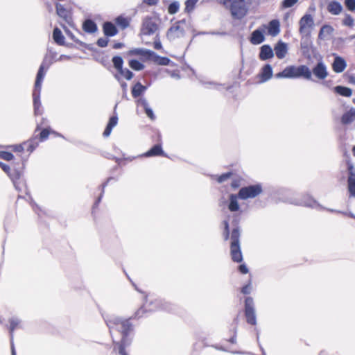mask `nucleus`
Wrapping results in <instances>:
<instances>
[{"label": "nucleus", "instance_id": "nucleus-1", "mask_svg": "<svg viewBox=\"0 0 355 355\" xmlns=\"http://www.w3.org/2000/svg\"><path fill=\"white\" fill-rule=\"evenodd\" d=\"M105 320L110 329L113 342L116 343L114 350L117 347L120 355H128L125 351V347L129 346L131 343L132 339L129 337L133 329L129 320H123L114 315H110L106 317Z\"/></svg>", "mask_w": 355, "mask_h": 355}, {"label": "nucleus", "instance_id": "nucleus-2", "mask_svg": "<svg viewBox=\"0 0 355 355\" xmlns=\"http://www.w3.org/2000/svg\"><path fill=\"white\" fill-rule=\"evenodd\" d=\"M48 68L49 64L45 66V60H44V62L40 65L37 73L34 91L33 92L34 112L35 115H40L42 112V110L41 109L42 105L40 102V92L42 88V83L44 80L46 71Z\"/></svg>", "mask_w": 355, "mask_h": 355}, {"label": "nucleus", "instance_id": "nucleus-3", "mask_svg": "<svg viewBox=\"0 0 355 355\" xmlns=\"http://www.w3.org/2000/svg\"><path fill=\"white\" fill-rule=\"evenodd\" d=\"M277 78H297L303 77L306 80H312L311 71L306 65L288 66L282 71L275 74Z\"/></svg>", "mask_w": 355, "mask_h": 355}, {"label": "nucleus", "instance_id": "nucleus-4", "mask_svg": "<svg viewBox=\"0 0 355 355\" xmlns=\"http://www.w3.org/2000/svg\"><path fill=\"white\" fill-rule=\"evenodd\" d=\"M220 3L230 6L231 14L235 18L241 19L248 12V7L245 0H220Z\"/></svg>", "mask_w": 355, "mask_h": 355}, {"label": "nucleus", "instance_id": "nucleus-5", "mask_svg": "<svg viewBox=\"0 0 355 355\" xmlns=\"http://www.w3.org/2000/svg\"><path fill=\"white\" fill-rule=\"evenodd\" d=\"M240 231L239 227L233 229L231 234L230 253L232 259L234 262L240 263L243 261V256L240 247Z\"/></svg>", "mask_w": 355, "mask_h": 355}, {"label": "nucleus", "instance_id": "nucleus-6", "mask_svg": "<svg viewBox=\"0 0 355 355\" xmlns=\"http://www.w3.org/2000/svg\"><path fill=\"white\" fill-rule=\"evenodd\" d=\"M158 30L157 19L153 17H146L142 21L140 34L142 35H151Z\"/></svg>", "mask_w": 355, "mask_h": 355}, {"label": "nucleus", "instance_id": "nucleus-7", "mask_svg": "<svg viewBox=\"0 0 355 355\" xmlns=\"http://www.w3.org/2000/svg\"><path fill=\"white\" fill-rule=\"evenodd\" d=\"M262 192V187L260 184L250 185L240 189L238 196L240 199L246 200L253 198Z\"/></svg>", "mask_w": 355, "mask_h": 355}, {"label": "nucleus", "instance_id": "nucleus-8", "mask_svg": "<svg viewBox=\"0 0 355 355\" xmlns=\"http://www.w3.org/2000/svg\"><path fill=\"white\" fill-rule=\"evenodd\" d=\"M185 21H179L173 24L167 31L166 37L170 41L184 37Z\"/></svg>", "mask_w": 355, "mask_h": 355}, {"label": "nucleus", "instance_id": "nucleus-9", "mask_svg": "<svg viewBox=\"0 0 355 355\" xmlns=\"http://www.w3.org/2000/svg\"><path fill=\"white\" fill-rule=\"evenodd\" d=\"M245 316L248 323L252 325L257 324L254 301L251 297H247L245 300Z\"/></svg>", "mask_w": 355, "mask_h": 355}, {"label": "nucleus", "instance_id": "nucleus-10", "mask_svg": "<svg viewBox=\"0 0 355 355\" xmlns=\"http://www.w3.org/2000/svg\"><path fill=\"white\" fill-rule=\"evenodd\" d=\"M299 24L300 34L307 35L310 32L309 28L314 24L313 19L310 14H306L300 19Z\"/></svg>", "mask_w": 355, "mask_h": 355}, {"label": "nucleus", "instance_id": "nucleus-11", "mask_svg": "<svg viewBox=\"0 0 355 355\" xmlns=\"http://www.w3.org/2000/svg\"><path fill=\"white\" fill-rule=\"evenodd\" d=\"M347 171L348 191L352 196L355 197V168L350 162H347Z\"/></svg>", "mask_w": 355, "mask_h": 355}, {"label": "nucleus", "instance_id": "nucleus-12", "mask_svg": "<svg viewBox=\"0 0 355 355\" xmlns=\"http://www.w3.org/2000/svg\"><path fill=\"white\" fill-rule=\"evenodd\" d=\"M312 73L319 80H324L329 75L327 67L322 60L319 61L315 65V67L312 69L311 73Z\"/></svg>", "mask_w": 355, "mask_h": 355}, {"label": "nucleus", "instance_id": "nucleus-13", "mask_svg": "<svg viewBox=\"0 0 355 355\" xmlns=\"http://www.w3.org/2000/svg\"><path fill=\"white\" fill-rule=\"evenodd\" d=\"M0 166L2 170L6 173L11 178L15 187L16 189H17V180L20 178L21 175V171L17 169L11 171L10 166L3 162H0Z\"/></svg>", "mask_w": 355, "mask_h": 355}, {"label": "nucleus", "instance_id": "nucleus-14", "mask_svg": "<svg viewBox=\"0 0 355 355\" xmlns=\"http://www.w3.org/2000/svg\"><path fill=\"white\" fill-rule=\"evenodd\" d=\"M331 67L335 73H340L345 71L347 67V62L344 58L336 55L332 62Z\"/></svg>", "mask_w": 355, "mask_h": 355}, {"label": "nucleus", "instance_id": "nucleus-15", "mask_svg": "<svg viewBox=\"0 0 355 355\" xmlns=\"http://www.w3.org/2000/svg\"><path fill=\"white\" fill-rule=\"evenodd\" d=\"M292 203L296 205H301L310 207H315L318 206L317 202L309 196H304L300 200H295L294 201L292 202Z\"/></svg>", "mask_w": 355, "mask_h": 355}, {"label": "nucleus", "instance_id": "nucleus-16", "mask_svg": "<svg viewBox=\"0 0 355 355\" xmlns=\"http://www.w3.org/2000/svg\"><path fill=\"white\" fill-rule=\"evenodd\" d=\"M153 51L146 49H133L128 52V55H140L145 58L146 60H150Z\"/></svg>", "mask_w": 355, "mask_h": 355}, {"label": "nucleus", "instance_id": "nucleus-17", "mask_svg": "<svg viewBox=\"0 0 355 355\" xmlns=\"http://www.w3.org/2000/svg\"><path fill=\"white\" fill-rule=\"evenodd\" d=\"M56 8V12L59 17L64 19L66 22L68 24H70L71 21V17H70V12L68 10H67L63 5L57 3L55 4Z\"/></svg>", "mask_w": 355, "mask_h": 355}, {"label": "nucleus", "instance_id": "nucleus-18", "mask_svg": "<svg viewBox=\"0 0 355 355\" xmlns=\"http://www.w3.org/2000/svg\"><path fill=\"white\" fill-rule=\"evenodd\" d=\"M259 56L260 60H266L274 56V52L269 45L265 44L261 47Z\"/></svg>", "mask_w": 355, "mask_h": 355}, {"label": "nucleus", "instance_id": "nucleus-19", "mask_svg": "<svg viewBox=\"0 0 355 355\" xmlns=\"http://www.w3.org/2000/svg\"><path fill=\"white\" fill-rule=\"evenodd\" d=\"M275 55L279 59H283L285 58L288 47L287 44L283 42H279L274 48Z\"/></svg>", "mask_w": 355, "mask_h": 355}, {"label": "nucleus", "instance_id": "nucleus-20", "mask_svg": "<svg viewBox=\"0 0 355 355\" xmlns=\"http://www.w3.org/2000/svg\"><path fill=\"white\" fill-rule=\"evenodd\" d=\"M137 105L141 106L146 115L151 119L154 120L155 119V116L152 110V109L149 107L148 103L147 100L144 98H141L137 100Z\"/></svg>", "mask_w": 355, "mask_h": 355}, {"label": "nucleus", "instance_id": "nucleus-21", "mask_svg": "<svg viewBox=\"0 0 355 355\" xmlns=\"http://www.w3.org/2000/svg\"><path fill=\"white\" fill-rule=\"evenodd\" d=\"M238 194H230L229 196V204H228V209L231 212L238 211L240 209V205L238 202Z\"/></svg>", "mask_w": 355, "mask_h": 355}, {"label": "nucleus", "instance_id": "nucleus-22", "mask_svg": "<svg viewBox=\"0 0 355 355\" xmlns=\"http://www.w3.org/2000/svg\"><path fill=\"white\" fill-rule=\"evenodd\" d=\"M327 10L331 15H338L342 12L343 6L340 3L332 1L327 5Z\"/></svg>", "mask_w": 355, "mask_h": 355}, {"label": "nucleus", "instance_id": "nucleus-23", "mask_svg": "<svg viewBox=\"0 0 355 355\" xmlns=\"http://www.w3.org/2000/svg\"><path fill=\"white\" fill-rule=\"evenodd\" d=\"M150 61H153L155 64L159 65L167 66L170 64L171 60L166 57H161L153 51L152 55L150 58Z\"/></svg>", "mask_w": 355, "mask_h": 355}, {"label": "nucleus", "instance_id": "nucleus-24", "mask_svg": "<svg viewBox=\"0 0 355 355\" xmlns=\"http://www.w3.org/2000/svg\"><path fill=\"white\" fill-rule=\"evenodd\" d=\"M265 40L263 33L261 31L257 29L252 33L250 42L253 44H259Z\"/></svg>", "mask_w": 355, "mask_h": 355}, {"label": "nucleus", "instance_id": "nucleus-25", "mask_svg": "<svg viewBox=\"0 0 355 355\" xmlns=\"http://www.w3.org/2000/svg\"><path fill=\"white\" fill-rule=\"evenodd\" d=\"M355 121V108H351L348 112L343 114L341 117V122L343 124H349Z\"/></svg>", "mask_w": 355, "mask_h": 355}, {"label": "nucleus", "instance_id": "nucleus-26", "mask_svg": "<svg viewBox=\"0 0 355 355\" xmlns=\"http://www.w3.org/2000/svg\"><path fill=\"white\" fill-rule=\"evenodd\" d=\"M104 34L107 37H112L117 34L116 26L111 22H105L103 24Z\"/></svg>", "mask_w": 355, "mask_h": 355}, {"label": "nucleus", "instance_id": "nucleus-27", "mask_svg": "<svg viewBox=\"0 0 355 355\" xmlns=\"http://www.w3.org/2000/svg\"><path fill=\"white\" fill-rule=\"evenodd\" d=\"M272 76V67L267 64H266L261 69V72L260 74L261 82H266L271 78Z\"/></svg>", "mask_w": 355, "mask_h": 355}, {"label": "nucleus", "instance_id": "nucleus-28", "mask_svg": "<svg viewBox=\"0 0 355 355\" xmlns=\"http://www.w3.org/2000/svg\"><path fill=\"white\" fill-rule=\"evenodd\" d=\"M279 31H280V29H279V21L277 19H273V20L270 21L268 24V34L272 36H276L277 35L279 34Z\"/></svg>", "mask_w": 355, "mask_h": 355}, {"label": "nucleus", "instance_id": "nucleus-29", "mask_svg": "<svg viewBox=\"0 0 355 355\" xmlns=\"http://www.w3.org/2000/svg\"><path fill=\"white\" fill-rule=\"evenodd\" d=\"M146 157H153L159 155H164V153L162 148L160 144L155 145L152 148L147 151L144 155Z\"/></svg>", "mask_w": 355, "mask_h": 355}, {"label": "nucleus", "instance_id": "nucleus-30", "mask_svg": "<svg viewBox=\"0 0 355 355\" xmlns=\"http://www.w3.org/2000/svg\"><path fill=\"white\" fill-rule=\"evenodd\" d=\"M9 322H10V327H9V331H10V340H11V348L12 349V347H14V345H13V331H15V329L17 327H19V324H20V320L17 318H12L9 320Z\"/></svg>", "mask_w": 355, "mask_h": 355}, {"label": "nucleus", "instance_id": "nucleus-31", "mask_svg": "<svg viewBox=\"0 0 355 355\" xmlns=\"http://www.w3.org/2000/svg\"><path fill=\"white\" fill-rule=\"evenodd\" d=\"M147 87L142 85L139 82L137 83L132 89V95L134 98H137L145 92Z\"/></svg>", "mask_w": 355, "mask_h": 355}, {"label": "nucleus", "instance_id": "nucleus-32", "mask_svg": "<svg viewBox=\"0 0 355 355\" xmlns=\"http://www.w3.org/2000/svg\"><path fill=\"white\" fill-rule=\"evenodd\" d=\"M83 30L87 33H94L97 31V26L92 20L87 19L83 23Z\"/></svg>", "mask_w": 355, "mask_h": 355}, {"label": "nucleus", "instance_id": "nucleus-33", "mask_svg": "<svg viewBox=\"0 0 355 355\" xmlns=\"http://www.w3.org/2000/svg\"><path fill=\"white\" fill-rule=\"evenodd\" d=\"M334 90L336 93L338 94L340 96L349 97L352 94V90L347 87L344 86H336L334 88Z\"/></svg>", "mask_w": 355, "mask_h": 355}, {"label": "nucleus", "instance_id": "nucleus-34", "mask_svg": "<svg viewBox=\"0 0 355 355\" xmlns=\"http://www.w3.org/2000/svg\"><path fill=\"white\" fill-rule=\"evenodd\" d=\"M53 38L54 41L59 45H63L64 44V37L58 28H55L53 30Z\"/></svg>", "mask_w": 355, "mask_h": 355}, {"label": "nucleus", "instance_id": "nucleus-35", "mask_svg": "<svg viewBox=\"0 0 355 355\" xmlns=\"http://www.w3.org/2000/svg\"><path fill=\"white\" fill-rule=\"evenodd\" d=\"M114 68L119 71L123 68V60L121 56H114L112 59Z\"/></svg>", "mask_w": 355, "mask_h": 355}, {"label": "nucleus", "instance_id": "nucleus-36", "mask_svg": "<svg viewBox=\"0 0 355 355\" xmlns=\"http://www.w3.org/2000/svg\"><path fill=\"white\" fill-rule=\"evenodd\" d=\"M129 66L133 70L141 71L144 69V65L137 60H130L129 61Z\"/></svg>", "mask_w": 355, "mask_h": 355}, {"label": "nucleus", "instance_id": "nucleus-37", "mask_svg": "<svg viewBox=\"0 0 355 355\" xmlns=\"http://www.w3.org/2000/svg\"><path fill=\"white\" fill-rule=\"evenodd\" d=\"M24 145H25L26 150L31 153L38 146V142L36 141L35 139H33L27 142H24Z\"/></svg>", "mask_w": 355, "mask_h": 355}, {"label": "nucleus", "instance_id": "nucleus-38", "mask_svg": "<svg viewBox=\"0 0 355 355\" xmlns=\"http://www.w3.org/2000/svg\"><path fill=\"white\" fill-rule=\"evenodd\" d=\"M343 25L348 27H352L354 24V20L352 17L349 14L345 15V18L343 20Z\"/></svg>", "mask_w": 355, "mask_h": 355}, {"label": "nucleus", "instance_id": "nucleus-39", "mask_svg": "<svg viewBox=\"0 0 355 355\" xmlns=\"http://www.w3.org/2000/svg\"><path fill=\"white\" fill-rule=\"evenodd\" d=\"M118 72L128 80H131L133 77V73L127 68H122Z\"/></svg>", "mask_w": 355, "mask_h": 355}, {"label": "nucleus", "instance_id": "nucleus-40", "mask_svg": "<svg viewBox=\"0 0 355 355\" xmlns=\"http://www.w3.org/2000/svg\"><path fill=\"white\" fill-rule=\"evenodd\" d=\"M116 22L123 29L127 28L129 26V21L123 17H117L116 19Z\"/></svg>", "mask_w": 355, "mask_h": 355}, {"label": "nucleus", "instance_id": "nucleus-41", "mask_svg": "<svg viewBox=\"0 0 355 355\" xmlns=\"http://www.w3.org/2000/svg\"><path fill=\"white\" fill-rule=\"evenodd\" d=\"M298 0H284L281 3V8L286 9L293 6Z\"/></svg>", "mask_w": 355, "mask_h": 355}, {"label": "nucleus", "instance_id": "nucleus-42", "mask_svg": "<svg viewBox=\"0 0 355 355\" xmlns=\"http://www.w3.org/2000/svg\"><path fill=\"white\" fill-rule=\"evenodd\" d=\"M180 4L178 2H173L171 3L168 8V12L170 14H175L178 11Z\"/></svg>", "mask_w": 355, "mask_h": 355}, {"label": "nucleus", "instance_id": "nucleus-43", "mask_svg": "<svg viewBox=\"0 0 355 355\" xmlns=\"http://www.w3.org/2000/svg\"><path fill=\"white\" fill-rule=\"evenodd\" d=\"M198 0H187L185 3V10L187 12L192 10Z\"/></svg>", "mask_w": 355, "mask_h": 355}, {"label": "nucleus", "instance_id": "nucleus-44", "mask_svg": "<svg viewBox=\"0 0 355 355\" xmlns=\"http://www.w3.org/2000/svg\"><path fill=\"white\" fill-rule=\"evenodd\" d=\"M332 31H333V28H331V26H328V25H324L320 30L319 37L320 38H322V35L324 33H330L332 32Z\"/></svg>", "mask_w": 355, "mask_h": 355}, {"label": "nucleus", "instance_id": "nucleus-45", "mask_svg": "<svg viewBox=\"0 0 355 355\" xmlns=\"http://www.w3.org/2000/svg\"><path fill=\"white\" fill-rule=\"evenodd\" d=\"M0 158L6 160L10 161L12 159L13 155L11 153L6 152V151H1L0 152Z\"/></svg>", "mask_w": 355, "mask_h": 355}, {"label": "nucleus", "instance_id": "nucleus-46", "mask_svg": "<svg viewBox=\"0 0 355 355\" xmlns=\"http://www.w3.org/2000/svg\"><path fill=\"white\" fill-rule=\"evenodd\" d=\"M345 6L349 11H354L355 0H345Z\"/></svg>", "mask_w": 355, "mask_h": 355}, {"label": "nucleus", "instance_id": "nucleus-47", "mask_svg": "<svg viewBox=\"0 0 355 355\" xmlns=\"http://www.w3.org/2000/svg\"><path fill=\"white\" fill-rule=\"evenodd\" d=\"M231 175H232V173H230V172L223 173L217 177V181L219 183H222V182L226 181L227 180H228L231 177Z\"/></svg>", "mask_w": 355, "mask_h": 355}, {"label": "nucleus", "instance_id": "nucleus-48", "mask_svg": "<svg viewBox=\"0 0 355 355\" xmlns=\"http://www.w3.org/2000/svg\"><path fill=\"white\" fill-rule=\"evenodd\" d=\"M224 225V238L225 240H227L230 235L229 223L227 220L223 221Z\"/></svg>", "mask_w": 355, "mask_h": 355}, {"label": "nucleus", "instance_id": "nucleus-49", "mask_svg": "<svg viewBox=\"0 0 355 355\" xmlns=\"http://www.w3.org/2000/svg\"><path fill=\"white\" fill-rule=\"evenodd\" d=\"M108 39L106 37H101L97 41V45L100 47H105L108 44Z\"/></svg>", "mask_w": 355, "mask_h": 355}, {"label": "nucleus", "instance_id": "nucleus-50", "mask_svg": "<svg viewBox=\"0 0 355 355\" xmlns=\"http://www.w3.org/2000/svg\"><path fill=\"white\" fill-rule=\"evenodd\" d=\"M154 48L157 50L162 49V48L158 34L156 35V37H155V39L154 41Z\"/></svg>", "mask_w": 355, "mask_h": 355}, {"label": "nucleus", "instance_id": "nucleus-51", "mask_svg": "<svg viewBox=\"0 0 355 355\" xmlns=\"http://www.w3.org/2000/svg\"><path fill=\"white\" fill-rule=\"evenodd\" d=\"M118 117L116 116H113L110 119L107 125L114 128V126L116 125Z\"/></svg>", "mask_w": 355, "mask_h": 355}, {"label": "nucleus", "instance_id": "nucleus-52", "mask_svg": "<svg viewBox=\"0 0 355 355\" xmlns=\"http://www.w3.org/2000/svg\"><path fill=\"white\" fill-rule=\"evenodd\" d=\"M49 135V131L47 129H44L40 132V141L46 139Z\"/></svg>", "mask_w": 355, "mask_h": 355}, {"label": "nucleus", "instance_id": "nucleus-53", "mask_svg": "<svg viewBox=\"0 0 355 355\" xmlns=\"http://www.w3.org/2000/svg\"><path fill=\"white\" fill-rule=\"evenodd\" d=\"M329 211H330L331 212H336V213L342 214L343 215L348 216L355 219V215L354 214H352V212L347 213V212H343V211L333 210V209H329Z\"/></svg>", "mask_w": 355, "mask_h": 355}, {"label": "nucleus", "instance_id": "nucleus-54", "mask_svg": "<svg viewBox=\"0 0 355 355\" xmlns=\"http://www.w3.org/2000/svg\"><path fill=\"white\" fill-rule=\"evenodd\" d=\"M251 291V286L250 284H248V285L243 286L241 289V292L243 294H249Z\"/></svg>", "mask_w": 355, "mask_h": 355}, {"label": "nucleus", "instance_id": "nucleus-55", "mask_svg": "<svg viewBox=\"0 0 355 355\" xmlns=\"http://www.w3.org/2000/svg\"><path fill=\"white\" fill-rule=\"evenodd\" d=\"M113 128L107 125L103 135L105 137H107L108 136H110V135L111 134V132H112V130Z\"/></svg>", "mask_w": 355, "mask_h": 355}, {"label": "nucleus", "instance_id": "nucleus-56", "mask_svg": "<svg viewBox=\"0 0 355 355\" xmlns=\"http://www.w3.org/2000/svg\"><path fill=\"white\" fill-rule=\"evenodd\" d=\"M25 145L20 144V145H16L14 146V150L16 152H23L25 149Z\"/></svg>", "mask_w": 355, "mask_h": 355}, {"label": "nucleus", "instance_id": "nucleus-57", "mask_svg": "<svg viewBox=\"0 0 355 355\" xmlns=\"http://www.w3.org/2000/svg\"><path fill=\"white\" fill-rule=\"evenodd\" d=\"M239 271L243 274H246L248 272V269L245 264H241L239 267Z\"/></svg>", "mask_w": 355, "mask_h": 355}, {"label": "nucleus", "instance_id": "nucleus-58", "mask_svg": "<svg viewBox=\"0 0 355 355\" xmlns=\"http://www.w3.org/2000/svg\"><path fill=\"white\" fill-rule=\"evenodd\" d=\"M158 0H144V3L149 5V6H154L157 4Z\"/></svg>", "mask_w": 355, "mask_h": 355}, {"label": "nucleus", "instance_id": "nucleus-59", "mask_svg": "<svg viewBox=\"0 0 355 355\" xmlns=\"http://www.w3.org/2000/svg\"><path fill=\"white\" fill-rule=\"evenodd\" d=\"M123 46H124V44L123 43L118 42V43H115L113 45V48L114 49H119L122 48Z\"/></svg>", "mask_w": 355, "mask_h": 355}, {"label": "nucleus", "instance_id": "nucleus-60", "mask_svg": "<svg viewBox=\"0 0 355 355\" xmlns=\"http://www.w3.org/2000/svg\"><path fill=\"white\" fill-rule=\"evenodd\" d=\"M121 87H122V89H123V93H124V94H125L126 91H127V87H128V85H127V83H125V82H122V83H121Z\"/></svg>", "mask_w": 355, "mask_h": 355}, {"label": "nucleus", "instance_id": "nucleus-61", "mask_svg": "<svg viewBox=\"0 0 355 355\" xmlns=\"http://www.w3.org/2000/svg\"><path fill=\"white\" fill-rule=\"evenodd\" d=\"M236 330L235 329L234 330V334H236ZM236 335H234L230 340L229 341L231 343H236Z\"/></svg>", "mask_w": 355, "mask_h": 355}, {"label": "nucleus", "instance_id": "nucleus-62", "mask_svg": "<svg viewBox=\"0 0 355 355\" xmlns=\"http://www.w3.org/2000/svg\"><path fill=\"white\" fill-rule=\"evenodd\" d=\"M142 311V313L144 312L143 310H142V308H141L140 309H139L136 313H135V318H139L141 316L140 315V313Z\"/></svg>", "mask_w": 355, "mask_h": 355}, {"label": "nucleus", "instance_id": "nucleus-63", "mask_svg": "<svg viewBox=\"0 0 355 355\" xmlns=\"http://www.w3.org/2000/svg\"><path fill=\"white\" fill-rule=\"evenodd\" d=\"M162 309L164 310L170 311V309L168 308V304L165 302L164 304H162Z\"/></svg>", "mask_w": 355, "mask_h": 355}, {"label": "nucleus", "instance_id": "nucleus-64", "mask_svg": "<svg viewBox=\"0 0 355 355\" xmlns=\"http://www.w3.org/2000/svg\"><path fill=\"white\" fill-rule=\"evenodd\" d=\"M70 57L65 55H61L58 59V60H62L63 59H69Z\"/></svg>", "mask_w": 355, "mask_h": 355}]
</instances>
